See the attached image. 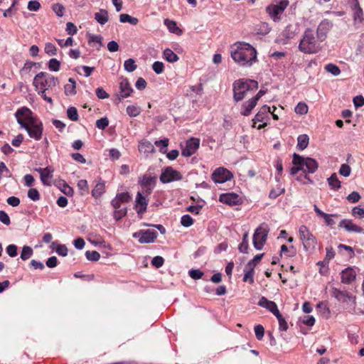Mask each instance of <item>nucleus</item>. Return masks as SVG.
Segmentation results:
<instances>
[{
	"label": "nucleus",
	"mask_w": 364,
	"mask_h": 364,
	"mask_svg": "<svg viewBox=\"0 0 364 364\" xmlns=\"http://www.w3.org/2000/svg\"><path fill=\"white\" fill-rule=\"evenodd\" d=\"M257 103V102L252 98L249 100L247 102H245L242 105L244 109L243 111L241 112V114L244 116H248L251 113L254 107L256 106Z\"/></svg>",
	"instance_id": "bb28decb"
},
{
	"label": "nucleus",
	"mask_w": 364,
	"mask_h": 364,
	"mask_svg": "<svg viewBox=\"0 0 364 364\" xmlns=\"http://www.w3.org/2000/svg\"><path fill=\"white\" fill-rule=\"evenodd\" d=\"M116 196L122 203H128L132 200V197L128 192L118 193Z\"/></svg>",
	"instance_id": "052dcab7"
},
{
	"label": "nucleus",
	"mask_w": 364,
	"mask_h": 364,
	"mask_svg": "<svg viewBox=\"0 0 364 364\" xmlns=\"http://www.w3.org/2000/svg\"><path fill=\"white\" fill-rule=\"evenodd\" d=\"M108 125L109 120L107 117H102L96 121V127L100 129L104 130Z\"/></svg>",
	"instance_id": "3c124183"
},
{
	"label": "nucleus",
	"mask_w": 364,
	"mask_h": 364,
	"mask_svg": "<svg viewBox=\"0 0 364 364\" xmlns=\"http://www.w3.org/2000/svg\"><path fill=\"white\" fill-rule=\"evenodd\" d=\"M232 177V173L223 167L216 168L212 174V179L218 183H225Z\"/></svg>",
	"instance_id": "ddd939ff"
},
{
	"label": "nucleus",
	"mask_w": 364,
	"mask_h": 364,
	"mask_svg": "<svg viewBox=\"0 0 364 364\" xmlns=\"http://www.w3.org/2000/svg\"><path fill=\"white\" fill-rule=\"evenodd\" d=\"M164 58L170 63H175L178 60V56L171 49L166 48L164 50Z\"/></svg>",
	"instance_id": "7c9ffc66"
},
{
	"label": "nucleus",
	"mask_w": 364,
	"mask_h": 364,
	"mask_svg": "<svg viewBox=\"0 0 364 364\" xmlns=\"http://www.w3.org/2000/svg\"><path fill=\"white\" fill-rule=\"evenodd\" d=\"M127 215V208H119V209H115L113 216L117 220H119L121 218H122L124 216Z\"/></svg>",
	"instance_id": "6e6d98bb"
},
{
	"label": "nucleus",
	"mask_w": 364,
	"mask_h": 364,
	"mask_svg": "<svg viewBox=\"0 0 364 364\" xmlns=\"http://www.w3.org/2000/svg\"><path fill=\"white\" fill-rule=\"evenodd\" d=\"M52 9L58 16L62 17L63 16L65 8L62 4H55L52 6Z\"/></svg>",
	"instance_id": "5fc2aeb1"
},
{
	"label": "nucleus",
	"mask_w": 364,
	"mask_h": 364,
	"mask_svg": "<svg viewBox=\"0 0 364 364\" xmlns=\"http://www.w3.org/2000/svg\"><path fill=\"white\" fill-rule=\"evenodd\" d=\"M105 186L104 183H98L95 185L92 191V195L94 198H97L105 192Z\"/></svg>",
	"instance_id": "72a5a7b5"
},
{
	"label": "nucleus",
	"mask_w": 364,
	"mask_h": 364,
	"mask_svg": "<svg viewBox=\"0 0 364 364\" xmlns=\"http://www.w3.org/2000/svg\"><path fill=\"white\" fill-rule=\"evenodd\" d=\"M6 252L11 257H16L17 255V246L15 245H9L6 247Z\"/></svg>",
	"instance_id": "338daca9"
},
{
	"label": "nucleus",
	"mask_w": 364,
	"mask_h": 364,
	"mask_svg": "<svg viewBox=\"0 0 364 364\" xmlns=\"http://www.w3.org/2000/svg\"><path fill=\"white\" fill-rule=\"evenodd\" d=\"M284 192V188L272 189L269 194V197L272 199H274Z\"/></svg>",
	"instance_id": "774afa93"
},
{
	"label": "nucleus",
	"mask_w": 364,
	"mask_h": 364,
	"mask_svg": "<svg viewBox=\"0 0 364 364\" xmlns=\"http://www.w3.org/2000/svg\"><path fill=\"white\" fill-rule=\"evenodd\" d=\"M296 27L294 25H288L282 32V36L287 39L293 38L297 33Z\"/></svg>",
	"instance_id": "c85d7f7f"
},
{
	"label": "nucleus",
	"mask_w": 364,
	"mask_h": 364,
	"mask_svg": "<svg viewBox=\"0 0 364 364\" xmlns=\"http://www.w3.org/2000/svg\"><path fill=\"white\" fill-rule=\"evenodd\" d=\"M127 113L132 117H136L140 114V108L134 105H129L127 107Z\"/></svg>",
	"instance_id": "49530a36"
},
{
	"label": "nucleus",
	"mask_w": 364,
	"mask_h": 364,
	"mask_svg": "<svg viewBox=\"0 0 364 364\" xmlns=\"http://www.w3.org/2000/svg\"><path fill=\"white\" fill-rule=\"evenodd\" d=\"M325 69L327 72L331 73L332 75H333L335 76H337L341 73L340 68L337 65H336L333 63L327 64L325 66Z\"/></svg>",
	"instance_id": "ea45409f"
},
{
	"label": "nucleus",
	"mask_w": 364,
	"mask_h": 364,
	"mask_svg": "<svg viewBox=\"0 0 364 364\" xmlns=\"http://www.w3.org/2000/svg\"><path fill=\"white\" fill-rule=\"evenodd\" d=\"M0 221L6 225H9L11 223L9 216L4 210H0Z\"/></svg>",
	"instance_id": "e2e57ef3"
},
{
	"label": "nucleus",
	"mask_w": 364,
	"mask_h": 364,
	"mask_svg": "<svg viewBox=\"0 0 364 364\" xmlns=\"http://www.w3.org/2000/svg\"><path fill=\"white\" fill-rule=\"evenodd\" d=\"M139 151L141 153L149 154L153 153L155 151V148L151 142L144 141L139 143Z\"/></svg>",
	"instance_id": "a878e982"
},
{
	"label": "nucleus",
	"mask_w": 364,
	"mask_h": 364,
	"mask_svg": "<svg viewBox=\"0 0 364 364\" xmlns=\"http://www.w3.org/2000/svg\"><path fill=\"white\" fill-rule=\"evenodd\" d=\"M351 173L350 167L346 164H343L341 166L339 169V173L345 177H348L350 176Z\"/></svg>",
	"instance_id": "864d4df0"
},
{
	"label": "nucleus",
	"mask_w": 364,
	"mask_h": 364,
	"mask_svg": "<svg viewBox=\"0 0 364 364\" xmlns=\"http://www.w3.org/2000/svg\"><path fill=\"white\" fill-rule=\"evenodd\" d=\"M300 239L306 251L314 250L316 245V239L305 225H301L299 230Z\"/></svg>",
	"instance_id": "6e6552de"
},
{
	"label": "nucleus",
	"mask_w": 364,
	"mask_h": 364,
	"mask_svg": "<svg viewBox=\"0 0 364 364\" xmlns=\"http://www.w3.org/2000/svg\"><path fill=\"white\" fill-rule=\"evenodd\" d=\"M119 89L121 97L122 98L129 97L133 92V89L132 88L128 80L126 78L122 80L120 82Z\"/></svg>",
	"instance_id": "5701e85b"
},
{
	"label": "nucleus",
	"mask_w": 364,
	"mask_h": 364,
	"mask_svg": "<svg viewBox=\"0 0 364 364\" xmlns=\"http://www.w3.org/2000/svg\"><path fill=\"white\" fill-rule=\"evenodd\" d=\"M60 63L56 58H52L48 62V68L51 71L57 72L60 70Z\"/></svg>",
	"instance_id": "a18cd8bd"
},
{
	"label": "nucleus",
	"mask_w": 364,
	"mask_h": 364,
	"mask_svg": "<svg viewBox=\"0 0 364 364\" xmlns=\"http://www.w3.org/2000/svg\"><path fill=\"white\" fill-rule=\"evenodd\" d=\"M248 232L243 235L242 241L238 247V250L242 253H247L248 250Z\"/></svg>",
	"instance_id": "c9c22d12"
},
{
	"label": "nucleus",
	"mask_w": 364,
	"mask_h": 364,
	"mask_svg": "<svg viewBox=\"0 0 364 364\" xmlns=\"http://www.w3.org/2000/svg\"><path fill=\"white\" fill-rule=\"evenodd\" d=\"M182 178L181 173L174 170L171 166L166 167L161 176L160 181L163 183H168L174 181H179Z\"/></svg>",
	"instance_id": "9b49d317"
},
{
	"label": "nucleus",
	"mask_w": 364,
	"mask_h": 364,
	"mask_svg": "<svg viewBox=\"0 0 364 364\" xmlns=\"http://www.w3.org/2000/svg\"><path fill=\"white\" fill-rule=\"evenodd\" d=\"M200 144V140L196 138H191L186 142V146L182 149L181 154L183 156H191L198 149Z\"/></svg>",
	"instance_id": "2eb2a0df"
},
{
	"label": "nucleus",
	"mask_w": 364,
	"mask_h": 364,
	"mask_svg": "<svg viewBox=\"0 0 364 364\" xmlns=\"http://www.w3.org/2000/svg\"><path fill=\"white\" fill-rule=\"evenodd\" d=\"M86 258L90 261H98L100 258V255L97 251H87L85 252Z\"/></svg>",
	"instance_id": "de8ad7c7"
},
{
	"label": "nucleus",
	"mask_w": 364,
	"mask_h": 364,
	"mask_svg": "<svg viewBox=\"0 0 364 364\" xmlns=\"http://www.w3.org/2000/svg\"><path fill=\"white\" fill-rule=\"evenodd\" d=\"M288 4V0H280L276 4L269 5L266 8V11L274 21H277L280 20L279 15L284 12Z\"/></svg>",
	"instance_id": "1a4fd4ad"
},
{
	"label": "nucleus",
	"mask_w": 364,
	"mask_h": 364,
	"mask_svg": "<svg viewBox=\"0 0 364 364\" xmlns=\"http://www.w3.org/2000/svg\"><path fill=\"white\" fill-rule=\"evenodd\" d=\"M95 18L101 25L105 24L109 19L107 11L105 9H101L100 12L95 13Z\"/></svg>",
	"instance_id": "cd10ccee"
},
{
	"label": "nucleus",
	"mask_w": 364,
	"mask_h": 364,
	"mask_svg": "<svg viewBox=\"0 0 364 364\" xmlns=\"http://www.w3.org/2000/svg\"><path fill=\"white\" fill-rule=\"evenodd\" d=\"M124 69L129 72H133L136 69V65L135 64V61L132 58H129L128 60L124 61Z\"/></svg>",
	"instance_id": "58836bf2"
},
{
	"label": "nucleus",
	"mask_w": 364,
	"mask_h": 364,
	"mask_svg": "<svg viewBox=\"0 0 364 364\" xmlns=\"http://www.w3.org/2000/svg\"><path fill=\"white\" fill-rule=\"evenodd\" d=\"M331 294L341 302H346L347 299H352L353 302L355 301V296H350L346 291H341L337 288H332Z\"/></svg>",
	"instance_id": "6ab92c4d"
},
{
	"label": "nucleus",
	"mask_w": 364,
	"mask_h": 364,
	"mask_svg": "<svg viewBox=\"0 0 364 364\" xmlns=\"http://www.w3.org/2000/svg\"><path fill=\"white\" fill-rule=\"evenodd\" d=\"M33 253V249L29 246H24L21 253V259L26 260L29 259Z\"/></svg>",
	"instance_id": "4c0bfd02"
},
{
	"label": "nucleus",
	"mask_w": 364,
	"mask_h": 364,
	"mask_svg": "<svg viewBox=\"0 0 364 364\" xmlns=\"http://www.w3.org/2000/svg\"><path fill=\"white\" fill-rule=\"evenodd\" d=\"M181 223L184 227H190L193 223V218L189 215H184L181 217Z\"/></svg>",
	"instance_id": "603ef678"
},
{
	"label": "nucleus",
	"mask_w": 364,
	"mask_h": 364,
	"mask_svg": "<svg viewBox=\"0 0 364 364\" xmlns=\"http://www.w3.org/2000/svg\"><path fill=\"white\" fill-rule=\"evenodd\" d=\"M309 138L306 134H301L297 138V147L300 150L305 149L309 144Z\"/></svg>",
	"instance_id": "2f4dec72"
},
{
	"label": "nucleus",
	"mask_w": 364,
	"mask_h": 364,
	"mask_svg": "<svg viewBox=\"0 0 364 364\" xmlns=\"http://www.w3.org/2000/svg\"><path fill=\"white\" fill-rule=\"evenodd\" d=\"M45 52L49 55H55L57 54V48L52 43H47L45 46Z\"/></svg>",
	"instance_id": "8fccbe9b"
},
{
	"label": "nucleus",
	"mask_w": 364,
	"mask_h": 364,
	"mask_svg": "<svg viewBox=\"0 0 364 364\" xmlns=\"http://www.w3.org/2000/svg\"><path fill=\"white\" fill-rule=\"evenodd\" d=\"M353 11V20L355 23L358 21L361 23L363 21V12L360 6L351 9Z\"/></svg>",
	"instance_id": "e433bc0d"
},
{
	"label": "nucleus",
	"mask_w": 364,
	"mask_h": 364,
	"mask_svg": "<svg viewBox=\"0 0 364 364\" xmlns=\"http://www.w3.org/2000/svg\"><path fill=\"white\" fill-rule=\"evenodd\" d=\"M271 112V108L269 106L264 105L263 106L260 110L257 113V114L255 116V118L253 119V124L252 127H256V123L257 122H262L264 121L265 116H267V113Z\"/></svg>",
	"instance_id": "b1692460"
},
{
	"label": "nucleus",
	"mask_w": 364,
	"mask_h": 364,
	"mask_svg": "<svg viewBox=\"0 0 364 364\" xmlns=\"http://www.w3.org/2000/svg\"><path fill=\"white\" fill-rule=\"evenodd\" d=\"M164 63L160 61H156L152 65V68L156 74H161L164 71Z\"/></svg>",
	"instance_id": "bf43d9fd"
},
{
	"label": "nucleus",
	"mask_w": 364,
	"mask_h": 364,
	"mask_svg": "<svg viewBox=\"0 0 364 364\" xmlns=\"http://www.w3.org/2000/svg\"><path fill=\"white\" fill-rule=\"evenodd\" d=\"M164 24L171 33L178 36H181L183 33V31L177 26L176 21L166 18L164 20Z\"/></svg>",
	"instance_id": "393cba45"
},
{
	"label": "nucleus",
	"mask_w": 364,
	"mask_h": 364,
	"mask_svg": "<svg viewBox=\"0 0 364 364\" xmlns=\"http://www.w3.org/2000/svg\"><path fill=\"white\" fill-rule=\"evenodd\" d=\"M245 275L243 277L244 282H249L250 284L254 283V273L255 270L252 269H244Z\"/></svg>",
	"instance_id": "c03bdc74"
},
{
	"label": "nucleus",
	"mask_w": 364,
	"mask_h": 364,
	"mask_svg": "<svg viewBox=\"0 0 364 364\" xmlns=\"http://www.w3.org/2000/svg\"><path fill=\"white\" fill-rule=\"evenodd\" d=\"M269 229L265 223H262L253 235V245L257 250H261L266 243Z\"/></svg>",
	"instance_id": "0eeeda50"
},
{
	"label": "nucleus",
	"mask_w": 364,
	"mask_h": 364,
	"mask_svg": "<svg viewBox=\"0 0 364 364\" xmlns=\"http://www.w3.org/2000/svg\"><path fill=\"white\" fill-rule=\"evenodd\" d=\"M189 275L193 279H199L203 277V272L200 269H192L189 272Z\"/></svg>",
	"instance_id": "69168bd1"
},
{
	"label": "nucleus",
	"mask_w": 364,
	"mask_h": 364,
	"mask_svg": "<svg viewBox=\"0 0 364 364\" xmlns=\"http://www.w3.org/2000/svg\"><path fill=\"white\" fill-rule=\"evenodd\" d=\"M340 227H343L348 232H355L364 233L363 229L352 223L350 220H342L339 224Z\"/></svg>",
	"instance_id": "aec40b11"
},
{
	"label": "nucleus",
	"mask_w": 364,
	"mask_h": 364,
	"mask_svg": "<svg viewBox=\"0 0 364 364\" xmlns=\"http://www.w3.org/2000/svg\"><path fill=\"white\" fill-rule=\"evenodd\" d=\"M360 196L357 191H353L347 196V200L352 203H355L359 201Z\"/></svg>",
	"instance_id": "13d9d810"
},
{
	"label": "nucleus",
	"mask_w": 364,
	"mask_h": 364,
	"mask_svg": "<svg viewBox=\"0 0 364 364\" xmlns=\"http://www.w3.org/2000/svg\"><path fill=\"white\" fill-rule=\"evenodd\" d=\"M258 305L263 308L267 309L272 312L274 316L279 314V309L277 305L274 301L268 300L266 297L262 296L258 302Z\"/></svg>",
	"instance_id": "a211bd4d"
},
{
	"label": "nucleus",
	"mask_w": 364,
	"mask_h": 364,
	"mask_svg": "<svg viewBox=\"0 0 364 364\" xmlns=\"http://www.w3.org/2000/svg\"><path fill=\"white\" fill-rule=\"evenodd\" d=\"M67 115L72 121L76 122L78 120L77 110L75 107H70L67 109Z\"/></svg>",
	"instance_id": "79ce46f5"
},
{
	"label": "nucleus",
	"mask_w": 364,
	"mask_h": 364,
	"mask_svg": "<svg viewBox=\"0 0 364 364\" xmlns=\"http://www.w3.org/2000/svg\"><path fill=\"white\" fill-rule=\"evenodd\" d=\"M158 233L155 230H141L133 234V237L138 238L139 242L143 243H151L155 241Z\"/></svg>",
	"instance_id": "f8f14e48"
},
{
	"label": "nucleus",
	"mask_w": 364,
	"mask_h": 364,
	"mask_svg": "<svg viewBox=\"0 0 364 364\" xmlns=\"http://www.w3.org/2000/svg\"><path fill=\"white\" fill-rule=\"evenodd\" d=\"M279 321V328L280 331H286L288 329V324L282 315L279 312V314L275 315Z\"/></svg>",
	"instance_id": "37998d69"
},
{
	"label": "nucleus",
	"mask_w": 364,
	"mask_h": 364,
	"mask_svg": "<svg viewBox=\"0 0 364 364\" xmlns=\"http://www.w3.org/2000/svg\"><path fill=\"white\" fill-rule=\"evenodd\" d=\"M59 83V80L53 75L48 74L45 72H40L36 74L33 79V85L38 90L39 86L41 89L43 88H53Z\"/></svg>",
	"instance_id": "423d86ee"
},
{
	"label": "nucleus",
	"mask_w": 364,
	"mask_h": 364,
	"mask_svg": "<svg viewBox=\"0 0 364 364\" xmlns=\"http://www.w3.org/2000/svg\"><path fill=\"white\" fill-rule=\"evenodd\" d=\"M308 106L304 102H299L298 105L295 107L294 111L296 114H306L308 112Z\"/></svg>",
	"instance_id": "a19ab883"
},
{
	"label": "nucleus",
	"mask_w": 364,
	"mask_h": 364,
	"mask_svg": "<svg viewBox=\"0 0 364 364\" xmlns=\"http://www.w3.org/2000/svg\"><path fill=\"white\" fill-rule=\"evenodd\" d=\"M156 178L154 176L148 174L144 175L139 180V184L142 188L141 193L146 196L150 195L156 186Z\"/></svg>",
	"instance_id": "9d476101"
},
{
	"label": "nucleus",
	"mask_w": 364,
	"mask_h": 364,
	"mask_svg": "<svg viewBox=\"0 0 364 364\" xmlns=\"http://www.w3.org/2000/svg\"><path fill=\"white\" fill-rule=\"evenodd\" d=\"M148 205V200L144 196V194L139 191L136 198V208L139 215L146 212Z\"/></svg>",
	"instance_id": "dca6fc26"
},
{
	"label": "nucleus",
	"mask_w": 364,
	"mask_h": 364,
	"mask_svg": "<svg viewBox=\"0 0 364 364\" xmlns=\"http://www.w3.org/2000/svg\"><path fill=\"white\" fill-rule=\"evenodd\" d=\"M164 259L161 256L154 257L151 261L152 265H154L156 268L161 267L164 264Z\"/></svg>",
	"instance_id": "0e129e2a"
},
{
	"label": "nucleus",
	"mask_w": 364,
	"mask_h": 364,
	"mask_svg": "<svg viewBox=\"0 0 364 364\" xmlns=\"http://www.w3.org/2000/svg\"><path fill=\"white\" fill-rule=\"evenodd\" d=\"M36 171L40 173L41 180L43 184L49 186L50 183H48V178L53 177L52 173L53 172V170L50 167H46L44 168H36Z\"/></svg>",
	"instance_id": "412c9836"
},
{
	"label": "nucleus",
	"mask_w": 364,
	"mask_h": 364,
	"mask_svg": "<svg viewBox=\"0 0 364 364\" xmlns=\"http://www.w3.org/2000/svg\"><path fill=\"white\" fill-rule=\"evenodd\" d=\"M119 21L122 23H129L132 25H136L139 22L138 18L132 17L127 14H122L119 16Z\"/></svg>",
	"instance_id": "f704fd0d"
},
{
	"label": "nucleus",
	"mask_w": 364,
	"mask_h": 364,
	"mask_svg": "<svg viewBox=\"0 0 364 364\" xmlns=\"http://www.w3.org/2000/svg\"><path fill=\"white\" fill-rule=\"evenodd\" d=\"M69 84L65 85V94L66 95H75L76 94V82L74 79L69 78Z\"/></svg>",
	"instance_id": "c756f323"
},
{
	"label": "nucleus",
	"mask_w": 364,
	"mask_h": 364,
	"mask_svg": "<svg viewBox=\"0 0 364 364\" xmlns=\"http://www.w3.org/2000/svg\"><path fill=\"white\" fill-rule=\"evenodd\" d=\"M332 26V22L328 19H324L319 23L316 33L317 38L321 42L326 39L327 33L330 31Z\"/></svg>",
	"instance_id": "4468645a"
},
{
	"label": "nucleus",
	"mask_w": 364,
	"mask_h": 364,
	"mask_svg": "<svg viewBox=\"0 0 364 364\" xmlns=\"http://www.w3.org/2000/svg\"><path fill=\"white\" fill-rule=\"evenodd\" d=\"M355 279V272L352 268H346L341 272V282L350 284Z\"/></svg>",
	"instance_id": "4be33fe9"
},
{
	"label": "nucleus",
	"mask_w": 364,
	"mask_h": 364,
	"mask_svg": "<svg viewBox=\"0 0 364 364\" xmlns=\"http://www.w3.org/2000/svg\"><path fill=\"white\" fill-rule=\"evenodd\" d=\"M321 47L319 41L314 36V31L307 28L300 40L299 50L306 54L316 53Z\"/></svg>",
	"instance_id": "20e7f679"
},
{
	"label": "nucleus",
	"mask_w": 364,
	"mask_h": 364,
	"mask_svg": "<svg viewBox=\"0 0 364 364\" xmlns=\"http://www.w3.org/2000/svg\"><path fill=\"white\" fill-rule=\"evenodd\" d=\"M41 8V4L36 0H32L28 3V9L31 11H37Z\"/></svg>",
	"instance_id": "4d7b16f0"
},
{
	"label": "nucleus",
	"mask_w": 364,
	"mask_h": 364,
	"mask_svg": "<svg viewBox=\"0 0 364 364\" xmlns=\"http://www.w3.org/2000/svg\"><path fill=\"white\" fill-rule=\"evenodd\" d=\"M292 164L294 165L302 166L304 168V170H303L305 173L304 178L308 179L310 183H312V181L307 177L306 173H313L317 170L318 165L315 159L309 157L304 158L294 153L293 155Z\"/></svg>",
	"instance_id": "39448f33"
},
{
	"label": "nucleus",
	"mask_w": 364,
	"mask_h": 364,
	"mask_svg": "<svg viewBox=\"0 0 364 364\" xmlns=\"http://www.w3.org/2000/svg\"><path fill=\"white\" fill-rule=\"evenodd\" d=\"M28 197L33 200L37 201L40 199V194L36 188H31L28 191Z\"/></svg>",
	"instance_id": "09e8293b"
},
{
	"label": "nucleus",
	"mask_w": 364,
	"mask_h": 364,
	"mask_svg": "<svg viewBox=\"0 0 364 364\" xmlns=\"http://www.w3.org/2000/svg\"><path fill=\"white\" fill-rule=\"evenodd\" d=\"M328 183L331 188L334 190H338L341 188V181L338 179V176L336 173L331 174V176L328 178Z\"/></svg>",
	"instance_id": "473e14b6"
},
{
	"label": "nucleus",
	"mask_w": 364,
	"mask_h": 364,
	"mask_svg": "<svg viewBox=\"0 0 364 364\" xmlns=\"http://www.w3.org/2000/svg\"><path fill=\"white\" fill-rule=\"evenodd\" d=\"M220 201L230 205H235L240 203V198L234 193H223L220 196Z\"/></svg>",
	"instance_id": "f3484780"
},
{
	"label": "nucleus",
	"mask_w": 364,
	"mask_h": 364,
	"mask_svg": "<svg viewBox=\"0 0 364 364\" xmlns=\"http://www.w3.org/2000/svg\"><path fill=\"white\" fill-rule=\"evenodd\" d=\"M255 336L258 340H261L264 333V327L262 325H257L255 327Z\"/></svg>",
	"instance_id": "680f3d73"
},
{
	"label": "nucleus",
	"mask_w": 364,
	"mask_h": 364,
	"mask_svg": "<svg viewBox=\"0 0 364 364\" xmlns=\"http://www.w3.org/2000/svg\"><path fill=\"white\" fill-rule=\"evenodd\" d=\"M258 89V82L253 80L240 79L233 83V98L236 102L243 100L250 92Z\"/></svg>",
	"instance_id": "7ed1b4c3"
},
{
	"label": "nucleus",
	"mask_w": 364,
	"mask_h": 364,
	"mask_svg": "<svg viewBox=\"0 0 364 364\" xmlns=\"http://www.w3.org/2000/svg\"><path fill=\"white\" fill-rule=\"evenodd\" d=\"M15 117L17 122L26 130L31 138L36 141L41 139L43 132V123L33 116L31 109L26 107H23L16 112Z\"/></svg>",
	"instance_id": "f257e3e1"
},
{
	"label": "nucleus",
	"mask_w": 364,
	"mask_h": 364,
	"mask_svg": "<svg viewBox=\"0 0 364 364\" xmlns=\"http://www.w3.org/2000/svg\"><path fill=\"white\" fill-rule=\"evenodd\" d=\"M231 57L240 65L251 66L257 60V51L249 43H240L237 48L231 52Z\"/></svg>",
	"instance_id": "f03ea898"
}]
</instances>
